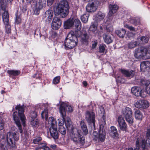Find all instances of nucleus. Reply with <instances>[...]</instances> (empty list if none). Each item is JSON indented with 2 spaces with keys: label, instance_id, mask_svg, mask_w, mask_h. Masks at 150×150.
<instances>
[{
  "label": "nucleus",
  "instance_id": "nucleus-35",
  "mask_svg": "<svg viewBox=\"0 0 150 150\" xmlns=\"http://www.w3.org/2000/svg\"><path fill=\"white\" fill-rule=\"evenodd\" d=\"M138 81V82H139V85L141 86H145L146 87L149 82V81L146 79H139Z\"/></svg>",
  "mask_w": 150,
  "mask_h": 150
},
{
  "label": "nucleus",
  "instance_id": "nucleus-44",
  "mask_svg": "<svg viewBox=\"0 0 150 150\" xmlns=\"http://www.w3.org/2000/svg\"><path fill=\"white\" fill-rule=\"evenodd\" d=\"M98 136L97 132L95 131L94 132L93 134V140L95 141H97L98 139Z\"/></svg>",
  "mask_w": 150,
  "mask_h": 150
},
{
  "label": "nucleus",
  "instance_id": "nucleus-33",
  "mask_svg": "<svg viewBox=\"0 0 150 150\" xmlns=\"http://www.w3.org/2000/svg\"><path fill=\"white\" fill-rule=\"evenodd\" d=\"M137 41H132L127 44L128 48L132 49L135 47L137 45Z\"/></svg>",
  "mask_w": 150,
  "mask_h": 150
},
{
  "label": "nucleus",
  "instance_id": "nucleus-36",
  "mask_svg": "<svg viewBox=\"0 0 150 150\" xmlns=\"http://www.w3.org/2000/svg\"><path fill=\"white\" fill-rule=\"evenodd\" d=\"M30 123L33 127H37L38 125L39 121L37 119H30Z\"/></svg>",
  "mask_w": 150,
  "mask_h": 150
},
{
  "label": "nucleus",
  "instance_id": "nucleus-32",
  "mask_svg": "<svg viewBox=\"0 0 150 150\" xmlns=\"http://www.w3.org/2000/svg\"><path fill=\"white\" fill-rule=\"evenodd\" d=\"M62 125H59V127H58V130L59 132L62 135L64 136L66 134V129L63 126V124L62 123Z\"/></svg>",
  "mask_w": 150,
  "mask_h": 150
},
{
  "label": "nucleus",
  "instance_id": "nucleus-14",
  "mask_svg": "<svg viewBox=\"0 0 150 150\" xmlns=\"http://www.w3.org/2000/svg\"><path fill=\"white\" fill-rule=\"evenodd\" d=\"M74 25L75 26V34L77 36H80L81 31H80L81 28V23L78 19H74Z\"/></svg>",
  "mask_w": 150,
  "mask_h": 150
},
{
  "label": "nucleus",
  "instance_id": "nucleus-56",
  "mask_svg": "<svg viewBox=\"0 0 150 150\" xmlns=\"http://www.w3.org/2000/svg\"><path fill=\"white\" fill-rule=\"evenodd\" d=\"M146 136L150 137V127L148 128L147 129Z\"/></svg>",
  "mask_w": 150,
  "mask_h": 150
},
{
  "label": "nucleus",
  "instance_id": "nucleus-6",
  "mask_svg": "<svg viewBox=\"0 0 150 150\" xmlns=\"http://www.w3.org/2000/svg\"><path fill=\"white\" fill-rule=\"evenodd\" d=\"M49 124L51 125L50 131L51 136L54 139H57L58 137V134L57 129V122L54 117H50L48 119Z\"/></svg>",
  "mask_w": 150,
  "mask_h": 150
},
{
  "label": "nucleus",
  "instance_id": "nucleus-34",
  "mask_svg": "<svg viewBox=\"0 0 150 150\" xmlns=\"http://www.w3.org/2000/svg\"><path fill=\"white\" fill-rule=\"evenodd\" d=\"M46 0H39L38 8L41 9L44 8L46 6Z\"/></svg>",
  "mask_w": 150,
  "mask_h": 150
},
{
  "label": "nucleus",
  "instance_id": "nucleus-1",
  "mask_svg": "<svg viewBox=\"0 0 150 150\" xmlns=\"http://www.w3.org/2000/svg\"><path fill=\"white\" fill-rule=\"evenodd\" d=\"M15 108L18 112L15 111L13 113V117L16 125L18 127L20 133H23V130L20 122V119L23 122V126L25 125V117L24 114V109L23 107L20 104L16 107Z\"/></svg>",
  "mask_w": 150,
  "mask_h": 150
},
{
  "label": "nucleus",
  "instance_id": "nucleus-27",
  "mask_svg": "<svg viewBox=\"0 0 150 150\" xmlns=\"http://www.w3.org/2000/svg\"><path fill=\"white\" fill-rule=\"evenodd\" d=\"M45 15L46 17L47 18L49 21V23L51 21V19L52 18L53 16V13L52 11L50 10L47 11L45 13Z\"/></svg>",
  "mask_w": 150,
  "mask_h": 150
},
{
  "label": "nucleus",
  "instance_id": "nucleus-39",
  "mask_svg": "<svg viewBox=\"0 0 150 150\" xmlns=\"http://www.w3.org/2000/svg\"><path fill=\"white\" fill-rule=\"evenodd\" d=\"M89 15L88 13L83 14L81 16V21L84 23H86L88 21Z\"/></svg>",
  "mask_w": 150,
  "mask_h": 150
},
{
  "label": "nucleus",
  "instance_id": "nucleus-17",
  "mask_svg": "<svg viewBox=\"0 0 150 150\" xmlns=\"http://www.w3.org/2000/svg\"><path fill=\"white\" fill-rule=\"evenodd\" d=\"M81 36V42L83 43L85 45L88 44L90 40L89 35L88 34L86 33H84L82 34L81 32L80 36Z\"/></svg>",
  "mask_w": 150,
  "mask_h": 150
},
{
  "label": "nucleus",
  "instance_id": "nucleus-13",
  "mask_svg": "<svg viewBox=\"0 0 150 150\" xmlns=\"http://www.w3.org/2000/svg\"><path fill=\"white\" fill-rule=\"evenodd\" d=\"M135 107L138 108H147L149 106L148 101L145 100H139L137 101L134 104Z\"/></svg>",
  "mask_w": 150,
  "mask_h": 150
},
{
  "label": "nucleus",
  "instance_id": "nucleus-53",
  "mask_svg": "<svg viewBox=\"0 0 150 150\" xmlns=\"http://www.w3.org/2000/svg\"><path fill=\"white\" fill-rule=\"evenodd\" d=\"M21 19L19 17L17 16L16 17V19L15 20V22L17 24H19L21 23Z\"/></svg>",
  "mask_w": 150,
  "mask_h": 150
},
{
  "label": "nucleus",
  "instance_id": "nucleus-15",
  "mask_svg": "<svg viewBox=\"0 0 150 150\" xmlns=\"http://www.w3.org/2000/svg\"><path fill=\"white\" fill-rule=\"evenodd\" d=\"M117 122L120 129L122 131H126L127 129V125L123 118L119 116L118 118Z\"/></svg>",
  "mask_w": 150,
  "mask_h": 150
},
{
  "label": "nucleus",
  "instance_id": "nucleus-43",
  "mask_svg": "<svg viewBox=\"0 0 150 150\" xmlns=\"http://www.w3.org/2000/svg\"><path fill=\"white\" fill-rule=\"evenodd\" d=\"M9 145V144H8L7 143H7H1L0 144V148L1 149V150H7V145Z\"/></svg>",
  "mask_w": 150,
  "mask_h": 150
},
{
  "label": "nucleus",
  "instance_id": "nucleus-55",
  "mask_svg": "<svg viewBox=\"0 0 150 150\" xmlns=\"http://www.w3.org/2000/svg\"><path fill=\"white\" fill-rule=\"evenodd\" d=\"M54 0H47L48 5H51L54 2Z\"/></svg>",
  "mask_w": 150,
  "mask_h": 150
},
{
  "label": "nucleus",
  "instance_id": "nucleus-26",
  "mask_svg": "<svg viewBox=\"0 0 150 150\" xmlns=\"http://www.w3.org/2000/svg\"><path fill=\"white\" fill-rule=\"evenodd\" d=\"M105 16V15L104 13L101 12H99L97 14L93 16V18L97 22H98L103 20Z\"/></svg>",
  "mask_w": 150,
  "mask_h": 150
},
{
  "label": "nucleus",
  "instance_id": "nucleus-51",
  "mask_svg": "<svg viewBox=\"0 0 150 150\" xmlns=\"http://www.w3.org/2000/svg\"><path fill=\"white\" fill-rule=\"evenodd\" d=\"M40 145H41L42 146H40V148H42L44 150H50V148L46 146L45 144L42 143Z\"/></svg>",
  "mask_w": 150,
  "mask_h": 150
},
{
  "label": "nucleus",
  "instance_id": "nucleus-4",
  "mask_svg": "<svg viewBox=\"0 0 150 150\" xmlns=\"http://www.w3.org/2000/svg\"><path fill=\"white\" fill-rule=\"evenodd\" d=\"M76 36L73 32L68 33L64 42L65 47L66 50L72 49L77 45L78 40Z\"/></svg>",
  "mask_w": 150,
  "mask_h": 150
},
{
  "label": "nucleus",
  "instance_id": "nucleus-18",
  "mask_svg": "<svg viewBox=\"0 0 150 150\" xmlns=\"http://www.w3.org/2000/svg\"><path fill=\"white\" fill-rule=\"evenodd\" d=\"M120 71L123 75L127 77H133L135 74L134 71L131 70H125L124 69H121Z\"/></svg>",
  "mask_w": 150,
  "mask_h": 150
},
{
  "label": "nucleus",
  "instance_id": "nucleus-48",
  "mask_svg": "<svg viewBox=\"0 0 150 150\" xmlns=\"http://www.w3.org/2000/svg\"><path fill=\"white\" fill-rule=\"evenodd\" d=\"M60 79V76H57L56 77L53 79V83L55 84H57L59 82Z\"/></svg>",
  "mask_w": 150,
  "mask_h": 150
},
{
  "label": "nucleus",
  "instance_id": "nucleus-25",
  "mask_svg": "<svg viewBox=\"0 0 150 150\" xmlns=\"http://www.w3.org/2000/svg\"><path fill=\"white\" fill-rule=\"evenodd\" d=\"M109 133L110 135L113 137H117L118 135L117 130L114 126L110 127Z\"/></svg>",
  "mask_w": 150,
  "mask_h": 150
},
{
  "label": "nucleus",
  "instance_id": "nucleus-49",
  "mask_svg": "<svg viewBox=\"0 0 150 150\" xmlns=\"http://www.w3.org/2000/svg\"><path fill=\"white\" fill-rule=\"evenodd\" d=\"M1 8L2 10L4 11H6V1L1 2Z\"/></svg>",
  "mask_w": 150,
  "mask_h": 150
},
{
  "label": "nucleus",
  "instance_id": "nucleus-19",
  "mask_svg": "<svg viewBox=\"0 0 150 150\" xmlns=\"http://www.w3.org/2000/svg\"><path fill=\"white\" fill-rule=\"evenodd\" d=\"M143 48L136 49L134 54V57L137 59H140L144 57Z\"/></svg>",
  "mask_w": 150,
  "mask_h": 150
},
{
  "label": "nucleus",
  "instance_id": "nucleus-22",
  "mask_svg": "<svg viewBox=\"0 0 150 150\" xmlns=\"http://www.w3.org/2000/svg\"><path fill=\"white\" fill-rule=\"evenodd\" d=\"M112 35L110 33H106L103 35L104 42L108 44L111 43L112 41Z\"/></svg>",
  "mask_w": 150,
  "mask_h": 150
},
{
  "label": "nucleus",
  "instance_id": "nucleus-10",
  "mask_svg": "<svg viewBox=\"0 0 150 150\" xmlns=\"http://www.w3.org/2000/svg\"><path fill=\"white\" fill-rule=\"evenodd\" d=\"M99 3V0H92L91 3L88 4L86 6L87 11L91 12L96 11Z\"/></svg>",
  "mask_w": 150,
  "mask_h": 150
},
{
  "label": "nucleus",
  "instance_id": "nucleus-41",
  "mask_svg": "<svg viewBox=\"0 0 150 150\" xmlns=\"http://www.w3.org/2000/svg\"><path fill=\"white\" fill-rule=\"evenodd\" d=\"M48 111L47 109H45L41 112V116L43 119L45 118L46 120H47L48 119Z\"/></svg>",
  "mask_w": 150,
  "mask_h": 150
},
{
  "label": "nucleus",
  "instance_id": "nucleus-29",
  "mask_svg": "<svg viewBox=\"0 0 150 150\" xmlns=\"http://www.w3.org/2000/svg\"><path fill=\"white\" fill-rule=\"evenodd\" d=\"M3 21L4 23H7L9 22V16L7 11H5L2 14Z\"/></svg>",
  "mask_w": 150,
  "mask_h": 150
},
{
  "label": "nucleus",
  "instance_id": "nucleus-8",
  "mask_svg": "<svg viewBox=\"0 0 150 150\" xmlns=\"http://www.w3.org/2000/svg\"><path fill=\"white\" fill-rule=\"evenodd\" d=\"M122 114L126 121L130 124L133 122L132 112L131 109L129 107H126L122 110Z\"/></svg>",
  "mask_w": 150,
  "mask_h": 150
},
{
  "label": "nucleus",
  "instance_id": "nucleus-3",
  "mask_svg": "<svg viewBox=\"0 0 150 150\" xmlns=\"http://www.w3.org/2000/svg\"><path fill=\"white\" fill-rule=\"evenodd\" d=\"M71 140L78 146H82L85 142V138L80 130L76 128L72 129L70 134Z\"/></svg>",
  "mask_w": 150,
  "mask_h": 150
},
{
  "label": "nucleus",
  "instance_id": "nucleus-57",
  "mask_svg": "<svg viewBox=\"0 0 150 150\" xmlns=\"http://www.w3.org/2000/svg\"><path fill=\"white\" fill-rule=\"evenodd\" d=\"M97 43L96 42H94L92 44V48H95L97 46Z\"/></svg>",
  "mask_w": 150,
  "mask_h": 150
},
{
  "label": "nucleus",
  "instance_id": "nucleus-60",
  "mask_svg": "<svg viewBox=\"0 0 150 150\" xmlns=\"http://www.w3.org/2000/svg\"><path fill=\"white\" fill-rule=\"evenodd\" d=\"M4 124L2 123V122H0V129H2L4 128Z\"/></svg>",
  "mask_w": 150,
  "mask_h": 150
},
{
  "label": "nucleus",
  "instance_id": "nucleus-64",
  "mask_svg": "<svg viewBox=\"0 0 150 150\" xmlns=\"http://www.w3.org/2000/svg\"><path fill=\"white\" fill-rule=\"evenodd\" d=\"M106 28H107V31H112V28H111V27L110 28V29H108V28L107 27H106Z\"/></svg>",
  "mask_w": 150,
  "mask_h": 150
},
{
  "label": "nucleus",
  "instance_id": "nucleus-54",
  "mask_svg": "<svg viewBox=\"0 0 150 150\" xmlns=\"http://www.w3.org/2000/svg\"><path fill=\"white\" fill-rule=\"evenodd\" d=\"M146 90L148 93H150V83L146 87Z\"/></svg>",
  "mask_w": 150,
  "mask_h": 150
},
{
  "label": "nucleus",
  "instance_id": "nucleus-61",
  "mask_svg": "<svg viewBox=\"0 0 150 150\" xmlns=\"http://www.w3.org/2000/svg\"><path fill=\"white\" fill-rule=\"evenodd\" d=\"M83 84V85L85 87H86L87 85V81H83L82 82Z\"/></svg>",
  "mask_w": 150,
  "mask_h": 150
},
{
  "label": "nucleus",
  "instance_id": "nucleus-46",
  "mask_svg": "<svg viewBox=\"0 0 150 150\" xmlns=\"http://www.w3.org/2000/svg\"><path fill=\"white\" fill-rule=\"evenodd\" d=\"M140 40L142 41V43L145 44L148 42L149 38L147 37L143 36L140 38Z\"/></svg>",
  "mask_w": 150,
  "mask_h": 150
},
{
  "label": "nucleus",
  "instance_id": "nucleus-5",
  "mask_svg": "<svg viewBox=\"0 0 150 150\" xmlns=\"http://www.w3.org/2000/svg\"><path fill=\"white\" fill-rule=\"evenodd\" d=\"M69 8L67 1L66 0H62L56 6L55 11L58 14H60L62 18H64L68 14Z\"/></svg>",
  "mask_w": 150,
  "mask_h": 150
},
{
  "label": "nucleus",
  "instance_id": "nucleus-50",
  "mask_svg": "<svg viewBox=\"0 0 150 150\" xmlns=\"http://www.w3.org/2000/svg\"><path fill=\"white\" fill-rule=\"evenodd\" d=\"M41 140V138L40 137H39L34 139L33 140V142L35 144H37L39 143L40 142Z\"/></svg>",
  "mask_w": 150,
  "mask_h": 150
},
{
  "label": "nucleus",
  "instance_id": "nucleus-58",
  "mask_svg": "<svg viewBox=\"0 0 150 150\" xmlns=\"http://www.w3.org/2000/svg\"><path fill=\"white\" fill-rule=\"evenodd\" d=\"M136 147L139 148L140 144H139V140L138 139L136 141Z\"/></svg>",
  "mask_w": 150,
  "mask_h": 150
},
{
  "label": "nucleus",
  "instance_id": "nucleus-12",
  "mask_svg": "<svg viewBox=\"0 0 150 150\" xmlns=\"http://www.w3.org/2000/svg\"><path fill=\"white\" fill-rule=\"evenodd\" d=\"M62 21L57 16H55L53 19L51 24V27L54 30H57L61 27Z\"/></svg>",
  "mask_w": 150,
  "mask_h": 150
},
{
  "label": "nucleus",
  "instance_id": "nucleus-20",
  "mask_svg": "<svg viewBox=\"0 0 150 150\" xmlns=\"http://www.w3.org/2000/svg\"><path fill=\"white\" fill-rule=\"evenodd\" d=\"M146 141L145 139L142 140L141 143L142 148L143 150H148V148L146 145V143L147 146H150V137L146 136Z\"/></svg>",
  "mask_w": 150,
  "mask_h": 150
},
{
  "label": "nucleus",
  "instance_id": "nucleus-38",
  "mask_svg": "<svg viewBox=\"0 0 150 150\" xmlns=\"http://www.w3.org/2000/svg\"><path fill=\"white\" fill-rule=\"evenodd\" d=\"M7 73L10 75L14 76H17L20 74V71L19 70H8Z\"/></svg>",
  "mask_w": 150,
  "mask_h": 150
},
{
  "label": "nucleus",
  "instance_id": "nucleus-62",
  "mask_svg": "<svg viewBox=\"0 0 150 150\" xmlns=\"http://www.w3.org/2000/svg\"><path fill=\"white\" fill-rule=\"evenodd\" d=\"M56 146L54 144L50 146V147L53 149H55L56 148Z\"/></svg>",
  "mask_w": 150,
  "mask_h": 150
},
{
  "label": "nucleus",
  "instance_id": "nucleus-11",
  "mask_svg": "<svg viewBox=\"0 0 150 150\" xmlns=\"http://www.w3.org/2000/svg\"><path fill=\"white\" fill-rule=\"evenodd\" d=\"M85 119L89 123H93L94 126L95 125V115L92 111H87L85 114Z\"/></svg>",
  "mask_w": 150,
  "mask_h": 150
},
{
  "label": "nucleus",
  "instance_id": "nucleus-40",
  "mask_svg": "<svg viewBox=\"0 0 150 150\" xmlns=\"http://www.w3.org/2000/svg\"><path fill=\"white\" fill-rule=\"evenodd\" d=\"M106 48V46L104 44L100 45L99 47V52L100 53L105 52Z\"/></svg>",
  "mask_w": 150,
  "mask_h": 150
},
{
  "label": "nucleus",
  "instance_id": "nucleus-7",
  "mask_svg": "<svg viewBox=\"0 0 150 150\" xmlns=\"http://www.w3.org/2000/svg\"><path fill=\"white\" fill-rule=\"evenodd\" d=\"M105 124V114H103L99 122L100 127L99 131L98 139L97 140L98 142L100 141L103 142L105 139V132L104 126Z\"/></svg>",
  "mask_w": 150,
  "mask_h": 150
},
{
  "label": "nucleus",
  "instance_id": "nucleus-52",
  "mask_svg": "<svg viewBox=\"0 0 150 150\" xmlns=\"http://www.w3.org/2000/svg\"><path fill=\"white\" fill-rule=\"evenodd\" d=\"M124 26L125 28H128L131 31H135V29L132 26H129V25L127 24H125Z\"/></svg>",
  "mask_w": 150,
  "mask_h": 150
},
{
  "label": "nucleus",
  "instance_id": "nucleus-42",
  "mask_svg": "<svg viewBox=\"0 0 150 150\" xmlns=\"http://www.w3.org/2000/svg\"><path fill=\"white\" fill-rule=\"evenodd\" d=\"M4 24L5 25L6 33L8 34L10 33L11 32V27L9 23L8 22L7 23H4Z\"/></svg>",
  "mask_w": 150,
  "mask_h": 150
},
{
  "label": "nucleus",
  "instance_id": "nucleus-37",
  "mask_svg": "<svg viewBox=\"0 0 150 150\" xmlns=\"http://www.w3.org/2000/svg\"><path fill=\"white\" fill-rule=\"evenodd\" d=\"M142 115L139 110H137L135 112V118L139 120H141L142 118Z\"/></svg>",
  "mask_w": 150,
  "mask_h": 150
},
{
  "label": "nucleus",
  "instance_id": "nucleus-21",
  "mask_svg": "<svg viewBox=\"0 0 150 150\" xmlns=\"http://www.w3.org/2000/svg\"><path fill=\"white\" fill-rule=\"evenodd\" d=\"M150 63L147 61L142 62L140 64V69L142 71H145L148 70L150 69Z\"/></svg>",
  "mask_w": 150,
  "mask_h": 150
},
{
  "label": "nucleus",
  "instance_id": "nucleus-9",
  "mask_svg": "<svg viewBox=\"0 0 150 150\" xmlns=\"http://www.w3.org/2000/svg\"><path fill=\"white\" fill-rule=\"evenodd\" d=\"M19 134L17 132H14L11 133L10 132L8 133L7 135L6 140L7 143L11 147H13V138L15 141H17L19 139Z\"/></svg>",
  "mask_w": 150,
  "mask_h": 150
},
{
  "label": "nucleus",
  "instance_id": "nucleus-28",
  "mask_svg": "<svg viewBox=\"0 0 150 150\" xmlns=\"http://www.w3.org/2000/svg\"><path fill=\"white\" fill-rule=\"evenodd\" d=\"M80 124L81 129L82 130L84 134L85 135H87L88 133V130L84 121H81Z\"/></svg>",
  "mask_w": 150,
  "mask_h": 150
},
{
  "label": "nucleus",
  "instance_id": "nucleus-16",
  "mask_svg": "<svg viewBox=\"0 0 150 150\" xmlns=\"http://www.w3.org/2000/svg\"><path fill=\"white\" fill-rule=\"evenodd\" d=\"M119 9V6L116 4L112 5L110 4L109 6V16H112L114 13H116Z\"/></svg>",
  "mask_w": 150,
  "mask_h": 150
},
{
  "label": "nucleus",
  "instance_id": "nucleus-45",
  "mask_svg": "<svg viewBox=\"0 0 150 150\" xmlns=\"http://www.w3.org/2000/svg\"><path fill=\"white\" fill-rule=\"evenodd\" d=\"M37 115L36 112L35 111H33L30 113V117H31V119H37Z\"/></svg>",
  "mask_w": 150,
  "mask_h": 150
},
{
  "label": "nucleus",
  "instance_id": "nucleus-23",
  "mask_svg": "<svg viewBox=\"0 0 150 150\" xmlns=\"http://www.w3.org/2000/svg\"><path fill=\"white\" fill-rule=\"evenodd\" d=\"M74 25V19L70 18L64 23V26L65 29H69Z\"/></svg>",
  "mask_w": 150,
  "mask_h": 150
},
{
  "label": "nucleus",
  "instance_id": "nucleus-31",
  "mask_svg": "<svg viewBox=\"0 0 150 150\" xmlns=\"http://www.w3.org/2000/svg\"><path fill=\"white\" fill-rule=\"evenodd\" d=\"M143 51L144 58L147 59L150 58V47H144Z\"/></svg>",
  "mask_w": 150,
  "mask_h": 150
},
{
  "label": "nucleus",
  "instance_id": "nucleus-24",
  "mask_svg": "<svg viewBox=\"0 0 150 150\" xmlns=\"http://www.w3.org/2000/svg\"><path fill=\"white\" fill-rule=\"evenodd\" d=\"M141 90L138 87H133L131 88L132 93L135 96H141Z\"/></svg>",
  "mask_w": 150,
  "mask_h": 150
},
{
  "label": "nucleus",
  "instance_id": "nucleus-63",
  "mask_svg": "<svg viewBox=\"0 0 150 150\" xmlns=\"http://www.w3.org/2000/svg\"><path fill=\"white\" fill-rule=\"evenodd\" d=\"M20 7L21 8V9L22 10V11H25L27 10L26 8L25 7L23 8H22V7L21 6H20Z\"/></svg>",
  "mask_w": 150,
  "mask_h": 150
},
{
  "label": "nucleus",
  "instance_id": "nucleus-59",
  "mask_svg": "<svg viewBox=\"0 0 150 150\" xmlns=\"http://www.w3.org/2000/svg\"><path fill=\"white\" fill-rule=\"evenodd\" d=\"M40 9L38 10L37 8H36L34 10V13H35V14L38 15L39 13V10Z\"/></svg>",
  "mask_w": 150,
  "mask_h": 150
},
{
  "label": "nucleus",
  "instance_id": "nucleus-30",
  "mask_svg": "<svg viewBox=\"0 0 150 150\" xmlns=\"http://www.w3.org/2000/svg\"><path fill=\"white\" fill-rule=\"evenodd\" d=\"M115 33L120 38H123L124 37L126 33L125 30L123 28L115 31Z\"/></svg>",
  "mask_w": 150,
  "mask_h": 150
},
{
  "label": "nucleus",
  "instance_id": "nucleus-2",
  "mask_svg": "<svg viewBox=\"0 0 150 150\" xmlns=\"http://www.w3.org/2000/svg\"><path fill=\"white\" fill-rule=\"evenodd\" d=\"M59 112L62 118V120L64 122L65 126L68 129H72L71 122L70 118L68 117L65 118L66 112H71L73 111L72 108L67 103L62 102L60 104L59 108Z\"/></svg>",
  "mask_w": 150,
  "mask_h": 150
},
{
  "label": "nucleus",
  "instance_id": "nucleus-47",
  "mask_svg": "<svg viewBox=\"0 0 150 150\" xmlns=\"http://www.w3.org/2000/svg\"><path fill=\"white\" fill-rule=\"evenodd\" d=\"M97 26L95 24H93L90 27L89 30L90 31H92L93 33H94L96 30Z\"/></svg>",
  "mask_w": 150,
  "mask_h": 150
}]
</instances>
